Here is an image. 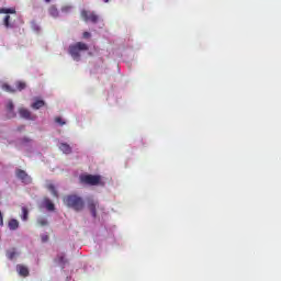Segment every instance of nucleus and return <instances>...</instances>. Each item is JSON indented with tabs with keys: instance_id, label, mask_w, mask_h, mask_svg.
Returning a JSON list of instances; mask_svg holds the SVG:
<instances>
[{
	"instance_id": "c756f323",
	"label": "nucleus",
	"mask_w": 281,
	"mask_h": 281,
	"mask_svg": "<svg viewBox=\"0 0 281 281\" xmlns=\"http://www.w3.org/2000/svg\"><path fill=\"white\" fill-rule=\"evenodd\" d=\"M0 227H3V214L0 212Z\"/></svg>"
},
{
	"instance_id": "a211bd4d",
	"label": "nucleus",
	"mask_w": 281,
	"mask_h": 281,
	"mask_svg": "<svg viewBox=\"0 0 281 281\" xmlns=\"http://www.w3.org/2000/svg\"><path fill=\"white\" fill-rule=\"evenodd\" d=\"M37 225H40V227H46V225H48L47 217H37Z\"/></svg>"
},
{
	"instance_id": "0eeeda50",
	"label": "nucleus",
	"mask_w": 281,
	"mask_h": 281,
	"mask_svg": "<svg viewBox=\"0 0 281 281\" xmlns=\"http://www.w3.org/2000/svg\"><path fill=\"white\" fill-rule=\"evenodd\" d=\"M32 144H34V140L29 137H23L18 140L19 148H25V146H32Z\"/></svg>"
},
{
	"instance_id": "39448f33",
	"label": "nucleus",
	"mask_w": 281,
	"mask_h": 281,
	"mask_svg": "<svg viewBox=\"0 0 281 281\" xmlns=\"http://www.w3.org/2000/svg\"><path fill=\"white\" fill-rule=\"evenodd\" d=\"M81 16L85 21H91V23H98L100 21V16L91 11H82Z\"/></svg>"
},
{
	"instance_id": "6ab92c4d",
	"label": "nucleus",
	"mask_w": 281,
	"mask_h": 281,
	"mask_svg": "<svg viewBox=\"0 0 281 281\" xmlns=\"http://www.w3.org/2000/svg\"><path fill=\"white\" fill-rule=\"evenodd\" d=\"M16 256H19V252L15 249L7 251V257L9 258V260H14Z\"/></svg>"
},
{
	"instance_id": "20e7f679",
	"label": "nucleus",
	"mask_w": 281,
	"mask_h": 281,
	"mask_svg": "<svg viewBox=\"0 0 281 281\" xmlns=\"http://www.w3.org/2000/svg\"><path fill=\"white\" fill-rule=\"evenodd\" d=\"M18 113L22 120H29L31 122H35L38 119L36 114H33L27 108H19Z\"/></svg>"
},
{
	"instance_id": "7c9ffc66",
	"label": "nucleus",
	"mask_w": 281,
	"mask_h": 281,
	"mask_svg": "<svg viewBox=\"0 0 281 281\" xmlns=\"http://www.w3.org/2000/svg\"><path fill=\"white\" fill-rule=\"evenodd\" d=\"M104 1V3H109V0H103Z\"/></svg>"
},
{
	"instance_id": "7ed1b4c3",
	"label": "nucleus",
	"mask_w": 281,
	"mask_h": 281,
	"mask_svg": "<svg viewBox=\"0 0 281 281\" xmlns=\"http://www.w3.org/2000/svg\"><path fill=\"white\" fill-rule=\"evenodd\" d=\"M82 183L88 186H104V178L102 176L85 175L80 177Z\"/></svg>"
},
{
	"instance_id": "cd10ccee",
	"label": "nucleus",
	"mask_w": 281,
	"mask_h": 281,
	"mask_svg": "<svg viewBox=\"0 0 281 281\" xmlns=\"http://www.w3.org/2000/svg\"><path fill=\"white\" fill-rule=\"evenodd\" d=\"M69 10H71V7H63L61 8L63 12H69Z\"/></svg>"
},
{
	"instance_id": "423d86ee",
	"label": "nucleus",
	"mask_w": 281,
	"mask_h": 281,
	"mask_svg": "<svg viewBox=\"0 0 281 281\" xmlns=\"http://www.w3.org/2000/svg\"><path fill=\"white\" fill-rule=\"evenodd\" d=\"M18 179H21L22 183H32V178L23 170L16 171Z\"/></svg>"
},
{
	"instance_id": "2f4dec72",
	"label": "nucleus",
	"mask_w": 281,
	"mask_h": 281,
	"mask_svg": "<svg viewBox=\"0 0 281 281\" xmlns=\"http://www.w3.org/2000/svg\"><path fill=\"white\" fill-rule=\"evenodd\" d=\"M46 1V3H49V1H52V0H45Z\"/></svg>"
},
{
	"instance_id": "9d476101",
	"label": "nucleus",
	"mask_w": 281,
	"mask_h": 281,
	"mask_svg": "<svg viewBox=\"0 0 281 281\" xmlns=\"http://www.w3.org/2000/svg\"><path fill=\"white\" fill-rule=\"evenodd\" d=\"M58 148L61 150V153H64V155H70L71 153V146H69L67 143H58Z\"/></svg>"
},
{
	"instance_id": "9b49d317",
	"label": "nucleus",
	"mask_w": 281,
	"mask_h": 281,
	"mask_svg": "<svg viewBox=\"0 0 281 281\" xmlns=\"http://www.w3.org/2000/svg\"><path fill=\"white\" fill-rule=\"evenodd\" d=\"M46 188H47L48 192H50V194L53 196L58 199V190H56V184L54 182H47L46 183Z\"/></svg>"
},
{
	"instance_id": "c85d7f7f",
	"label": "nucleus",
	"mask_w": 281,
	"mask_h": 281,
	"mask_svg": "<svg viewBox=\"0 0 281 281\" xmlns=\"http://www.w3.org/2000/svg\"><path fill=\"white\" fill-rule=\"evenodd\" d=\"M83 38H91V33L85 32L83 33Z\"/></svg>"
},
{
	"instance_id": "5701e85b",
	"label": "nucleus",
	"mask_w": 281,
	"mask_h": 281,
	"mask_svg": "<svg viewBox=\"0 0 281 281\" xmlns=\"http://www.w3.org/2000/svg\"><path fill=\"white\" fill-rule=\"evenodd\" d=\"M55 122H56V124H59V126H65L67 124V122H65V120H63V117H60V116H57L55 119Z\"/></svg>"
},
{
	"instance_id": "1a4fd4ad",
	"label": "nucleus",
	"mask_w": 281,
	"mask_h": 281,
	"mask_svg": "<svg viewBox=\"0 0 281 281\" xmlns=\"http://www.w3.org/2000/svg\"><path fill=\"white\" fill-rule=\"evenodd\" d=\"M16 272L19 273V276H22L23 278H26V276H30V269H27V267L24 265H18Z\"/></svg>"
},
{
	"instance_id": "f8f14e48",
	"label": "nucleus",
	"mask_w": 281,
	"mask_h": 281,
	"mask_svg": "<svg viewBox=\"0 0 281 281\" xmlns=\"http://www.w3.org/2000/svg\"><path fill=\"white\" fill-rule=\"evenodd\" d=\"M45 106V101L41 99H35L34 102L31 104V109L34 111H38V109H43Z\"/></svg>"
},
{
	"instance_id": "aec40b11",
	"label": "nucleus",
	"mask_w": 281,
	"mask_h": 281,
	"mask_svg": "<svg viewBox=\"0 0 281 281\" xmlns=\"http://www.w3.org/2000/svg\"><path fill=\"white\" fill-rule=\"evenodd\" d=\"M0 87L3 89V91H8V93H14L16 91L8 83H1Z\"/></svg>"
},
{
	"instance_id": "f03ea898",
	"label": "nucleus",
	"mask_w": 281,
	"mask_h": 281,
	"mask_svg": "<svg viewBox=\"0 0 281 281\" xmlns=\"http://www.w3.org/2000/svg\"><path fill=\"white\" fill-rule=\"evenodd\" d=\"M64 203L67 205V207H71L72 210H76V212H80L85 207V201H82V198L78 195H67L64 198Z\"/></svg>"
},
{
	"instance_id": "f257e3e1",
	"label": "nucleus",
	"mask_w": 281,
	"mask_h": 281,
	"mask_svg": "<svg viewBox=\"0 0 281 281\" xmlns=\"http://www.w3.org/2000/svg\"><path fill=\"white\" fill-rule=\"evenodd\" d=\"M85 52H89V45L82 42H77L69 46V54L71 58L76 60V63H79V60L85 55Z\"/></svg>"
},
{
	"instance_id": "2eb2a0df",
	"label": "nucleus",
	"mask_w": 281,
	"mask_h": 281,
	"mask_svg": "<svg viewBox=\"0 0 281 281\" xmlns=\"http://www.w3.org/2000/svg\"><path fill=\"white\" fill-rule=\"evenodd\" d=\"M8 227L9 229H11V232L19 229V221L14 218L10 220L8 223Z\"/></svg>"
},
{
	"instance_id": "f3484780",
	"label": "nucleus",
	"mask_w": 281,
	"mask_h": 281,
	"mask_svg": "<svg viewBox=\"0 0 281 281\" xmlns=\"http://www.w3.org/2000/svg\"><path fill=\"white\" fill-rule=\"evenodd\" d=\"M48 12H49V15L53 16V19H58L59 16V12H58V9H56V7H50L48 9Z\"/></svg>"
},
{
	"instance_id": "b1692460",
	"label": "nucleus",
	"mask_w": 281,
	"mask_h": 281,
	"mask_svg": "<svg viewBox=\"0 0 281 281\" xmlns=\"http://www.w3.org/2000/svg\"><path fill=\"white\" fill-rule=\"evenodd\" d=\"M16 89H18V91H23V89H25V82H23V81L18 82Z\"/></svg>"
},
{
	"instance_id": "bb28decb",
	"label": "nucleus",
	"mask_w": 281,
	"mask_h": 281,
	"mask_svg": "<svg viewBox=\"0 0 281 281\" xmlns=\"http://www.w3.org/2000/svg\"><path fill=\"white\" fill-rule=\"evenodd\" d=\"M41 240L42 243H47V240H49V236L47 234H43L41 235Z\"/></svg>"
},
{
	"instance_id": "ddd939ff",
	"label": "nucleus",
	"mask_w": 281,
	"mask_h": 281,
	"mask_svg": "<svg viewBox=\"0 0 281 281\" xmlns=\"http://www.w3.org/2000/svg\"><path fill=\"white\" fill-rule=\"evenodd\" d=\"M88 207H89L92 216L95 218V216H97L95 207H99L98 201L90 200L89 203H88Z\"/></svg>"
},
{
	"instance_id": "dca6fc26",
	"label": "nucleus",
	"mask_w": 281,
	"mask_h": 281,
	"mask_svg": "<svg viewBox=\"0 0 281 281\" xmlns=\"http://www.w3.org/2000/svg\"><path fill=\"white\" fill-rule=\"evenodd\" d=\"M16 10L14 8H1L0 14H15Z\"/></svg>"
},
{
	"instance_id": "412c9836",
	"label": "nucleus",
	"mask_w": 281,
	"mask_h": 281,
	"mask_svg": "<svg viewBox=\"0 0 281 281\" xmlns=\"http://www.w3.org/2000/svg\"><path fill=\"white\" fill-rule=\"evenodd\" d=\"M29 214H30V211H27V207L22 206L21 220L24 221V222H26L27 218H29Z\"/></svg>"
},
{
	"instance_id": "a878e982",
	"label": "nucleus",
	"mask_w": 281,
	"mask_h": 281,
	"mask_svg": "<svg viewBox=\"0 0 281 281\" xmlns=\"http://www.w3.org/2000/svg\"><path fill=\"white\" fill-rule=\"evenodd\" d=\"M4 25H5V27H12L11 24H10V15H5Z\"/></svg>"
},
{
	"instance_id": "6e6552de",
	"label": "nucleus",
	"mask_w": 281,
	"mask_h": 281,
	"mask_svg": "<svg viewBox=\"0 0 281 281\" xmlns=\"http://www.w3.org/2000/svg\"><path fill=\"white\" fill-rule=\"evenodd\" d=\"M7 115L8 117H16V113L14 112V103L10 100L7 102Z\"/></svg>"
},
{
	"instance_id": "393cba45",
	"label": "nucleus",
	"mask_w": 281,
	"mask_h": 281,
	"mask_svg": "<svg viewBox=\"0 0 281 281\" xmlns=\"http://www.w3.org/2000/svg\"><path fill=\"white\" fill-rule=\"evenodd\" d=\"M32 30L34 32H41V25L36 24V22L32 23Z\"/></svg>"
},
{
	"instance_id": "4468645a",
	"label": "nucleus",
	"mask_w": 281,
	"mask_h": 281,
	"mask_svg": "<svg viewBox=\"0 0 281 281\" xmlns=\"http://www.w3.org/2000/svg\"><path fill=\"white\" fill-rule=\"evenodd\" d=\"M42 205L48 210V212H54V202L49 199H44L42 202Z\"/></svg>"
},
{
	"instance_id": "4be33fe9",
	"label": "nucleus",
	"mask_w": 281,
	"mask_h": 281,
	"mask_svg": "<svg viewBox=\"0 0 281 281\" xmlns=\"http://www.w3.org/2000/svg\"><path fill=\"white\" fill-rule=\"evenodd\" d=\"M56 261L59 263V265H65V262H67V259L65 258V254H59L56 258Z\"/></svg>"
}]
</instances>
